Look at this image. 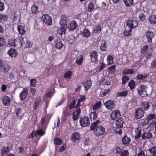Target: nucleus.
<instances>
[{
	"mask_svg": "<svg viewBox=\"0 0 156 156\" xmlns=\"http://www.w3.org/2000/svg\"><path fill=\"white\" fill-rule=\"evenodd\" d=\"M0 69L1 71L4 73L7 72L10 69L9 66L4 64L2 60H0Z\"/></svg>",
	"mask_w": 156,
	"mask_h": 156,
	"instance_id": "nucleus-7",
	"label": "nucleus"
},
{
	"mask_svg": "<svg viewBox=\"0 0 156 156\" xmlns=\"http://www.w3.org/2000/svg\"><path fill=\"white\" fill-rule=\"evenodd\" d=\"M135 82L133 80H131L128 83V86L131 90H133L135 87Z\"/></svg>",
	"mask_w": 156,
	"mask_h": 156,
	"instance_id": "nucleus-43",
	"label": "nucleus"
},
{
	"mask_svg": "<svg viewBox=\"0 0 156 156\" xmlns=\"http://www.w3.org/2000/svg\"><path fill=\"white\" fill-rule=\"evenodd\" d=\"M90 33L89 31V30L85 28L83 31L82 33V34L83 37H88L90 36Z\"/></svg>",
	"mask_w": 156,
	"mask_h": 156,
	"instance_id": "nucleus-41",
	"label": "nucleus"
},
{
	"mask_svg": "<svg viewBox=\"0 0 156 156\" xmlns=\"http://www.w3.org/2000/svg\"><path fill=\"white\" fill-rule=\"evenodd\" d=\"M142 128L138 126L135 130V138L137 139L140 138L141 135Z\"/></svg>",
	"mask_w": 156,
	"mask_h": 156,
	"instance_id": "nucleus-14",
	"label": "nucleus"
},
{
	"mask_svg": "<svg viewBox=\"0 0 156 156\" xmlns=\"http://www.w3.org/2000/svg\"><path fill=\"white\" fill-rule=\"evenodd\" d=\"M69 79H58V81L60 85L61 86L62 85V86H63V87H64V86L65 85H63V84L66 83L68 81V80Z\"/></svg>",
	"mask_w": 156,
	"mask_h": 156,
	"instance_id": "nucleus-36",
	"label": "nucleus"
},
{
	"mask_svg": "<svg viewBox=\"0 0 156 156\" xmlns=\"http://www.w3.org/2000/svg\"><path fill=\"white\" fill-rule=\"evenodd\" d=\"M59 23L61 27H64L66 25V28H67V26L66 24V17L65 15H63L61 16Z\"/></svg>",
	"mask_w": 156,
	"mask_h": 156,
	"instance_id": "nucleus-17",
	"label": "nucleus"
},
{
	"mask_svg": "<svg viewBox=\"0 0 156 156\" xmlns=\"http://www.w3.org/2000/svg\"><path fill=\"white\" fill-rule=\"evenodd\" d=\"M138 22L135 20H128L126 22V26L129 29L128 31L125 30L124 31L123 34L125 36H130L132 34V30L133 28L136 27L138 25Z\"/></svg>",
	"mask_w": 156,
	"mask_h": 156,
	"instance_id": "nucleus-2",
	"label": "nucleus"
},
{
	"mask_svg": "<svg viewBox=\"0 0 156 156\" xmlns=\"http://www.w3.org/2000/svg\"><path fill=\"white\" fill-rule=\"evenodd\" d=\"M8 44L10 45L16 47L18 45V41L16 39H10L9 40Z\"/></svg>",
	"mask_w": 156,
	"mask_h": 156,
	"instance_id": "nucleus-28",
	"label": "nucleus"
},
{
	"mask_svg": "<svg viewBox=\"0 0 156 156\" xmlns=\"http://www.w3.org/2000/svg\"><path fill=\"white\" fill-rule=\"evenodd\" d=\"M80 125L83 127H86L89 126L90 121L89 118L87 116L81 117L80 119Z\"/></svg>",
	"mask_w": 156,
	"mask_h": 156,
	"instance_id": "nucleus-4",
	"label": "nucleus"
},
{
	"mask_svg": "<svg viewBox=\"0 0 156 156\" xmlns=\"http://www.w3.org/2000/svg\"><path fill=\"white\" fill-rule=\"evenodd\" d=\"M147 119L149 121L156 119V115L154 114H151L149 115L147 117Z\"/></svg>",
	"mask_w": 156,
	"mask_h": 156,
	"instance_id": "nucleus-51",
	"label": "nucleus"
},
{
	"mask_svg": "<svg viewBox=\"0 0 156 156\" xmlns=\"http://www.w3.org/2000/svg\"><path fill=\"white\" fill-rule=\"evenodd\" d=\"M150 23L152 24H154L156 23V15H152L151 16L149 19Z\"/></svg>",
	"mask_w": 156,
	"mask_h": 156,
	"instance_id": "nucleus-35",
	"label": "nucleus"
},
{
	"mask_svg": "<svg viewBox=\"0 0 156 156\" xmlns=\"http://www.w3.org/2000/svg\"><path fill=\"white\" fill-rule=\"evenodd\" d=\"M144 111L141 108H139L136 110L135 113V118L137 119H140L144 115Z\"/></svg>",
	"mask_w": 156,
	"mask_h": 156,
	"instance_id": "nucleus-6",
	"label": "nucleus"
},
{
	"mask_svg": "<svg viewBox=\"0 0 156 156\" xmlns=\"http://www.w3.org/2000/svg\"><path fill=\"white\" fill-rule=\"evenodd\" d=\"M128 94V91H122L118 93L117 94V95L119 96L120 97H126Z\"/></svg>",
	"mask_w": 156,
	"mask_h": 156,
	"instance_id": "nucleus-48",
	"label": "nucleus"
},
{
	"mask_svg": "<svg viewBox=\"0 0 156 156\" xmlns=\"http://www.w3.org/2000/svg\"><path fill=\"white\" fill-rule=\"evenodd\" d=\"M66 28V26L65 25V26L62 27L60 29H59L58 32L61 35H62L63 34H65Z\"/></svg>",
	"mask_w": 156,
	"mask_h": 156,
	"instance_id": "nucleus-39",
	"label": "nucleus"
},
{
	"mask_svg": "<svg viewBox=\"0 0 156 156\" xmlns=\"http://www.w3.org/2000/svg\"><path fill=\"white\" fill-rule=\"evenodd\" d=\"M80 112L81 109L79 108H77L76 111L73 112V114L72 118L75 121L78 119Z\"/></svg>",
	"mask_w": 156,
	"mask_h": 156,
	"instance_id": "nucleus-15",
	"label": "nucleus"
},
{
	"mask_svg": "<svg viewBox=\"0 0 156 156\" xmlns=\"http://www.w3.org/2000/svg\"><path fill=\"white\" fill-rule=\"evenodd\" d=\"M10 151L9 147V146H4L1 150V154L2 155H5L7 154Z\"/></svg>",
	"mask_w": 156,
	"mask_h": 156,
	"instance_id": "nucleus-21",
	"label": "nucleus"
},
{
	"mask_svg": "<svg viewBox=\"0 0 156 156\" xmlns=\"http://www.w3.org/2000/svg\"><path fill=\"white\" fill-rule=\"evenodd\" d=\"M139 153L137 154L136 156H148L147 154H145V151L142 150V148H140L138 150Z\"/></svg>",
	"mask_w": 156,
	"mask_h": 156,
	"instance_id": "nucleus-37",
	"label": "nucleus"
},
{
	"mask_svg": "<svg viewBox=\"0 0 156 156\" xmlns=\"http://www.w3.org/2000/svg\"><path fill=\"white\" fill-rule=\"evenodd\" d=\"M73 72L71 71L66 72L64 74L65 78H70L72 75Z\"/></svg>",
	"mask_w": 156,
	"mask_h": 156,
	"instance_id": "nucleus-52",
	"label": "nucleus"
},
{
	"mask_svg": "<svg viewBox=\"0 0 156 156\" xmlns=\"http://www.w3.org/2000/svg\"><path fill=\"white\" fill-rule=\"evenodd\" d=\"M106 108L111 110L113 109L115 107L114 103L113 101L111 100H108L104 104Z\"/></svg>",
	"mask_w": 156,
	"mask_h": 156,
	"instance_id": "nucleus-9",
	"label": "nucleus"
},
{
	"mask_svg": "<svg viewBox=\"0 0 156 156\" xmlns=\"http://www.w3.org/2000/svg\"><path fill=\"white\" fill-rule=\"evenodd\" d=\"M76 101L75 100H73L70 103L69 105V106L68 108L70 109H72L74 108H75V105L76 104Z\"/></svg>",
	"mask_w": 156,
	"mask_h": 156,
	"instance_id": "nucleus-49",
	"label": "nucleus"
},
{
	"mask_svg": "<svg viewBox=\"0 0 156 156\" xmlns=\"http://www.w3.org/2000/svg\"><path fill=\"white\" fill-rule=\"evenodd\" d=\"M41 102V98L40 97H37L34 103V110H36L37 108Z\"/></svg>",
	"mask_w": 156,
	"mask_h": 156,
	"instance_id": "nucleus-25",
	"label": "nucleus"
},
{
	"mask_svg": "<svg viewBox=\"0 0 156 156\" xmlns=\"http://www.w3.org/2000/svg\"><path fill=\"white\" fill-rule=\"evenodd\" d=\"M3 104L6 106L9 105L10 103V100L9 98L6 96H5L2 99Z\"/></svg>",
	"mask_w": 156,
	"mask_h": 156,
	"instance_id": "nucleus-24",
	"label": "nucleus"
},
{
	"mask_svg": "<svg viewBox=\"0 0 156 156\" xmlns=\"http://www.w3.org/2000/svg\"><path fill=\"white\" fill-rule=\"evenodd\" d=\"M134 73V71L133 70L129 69H124L122 72V73L124 75L133 74Z\"/></svg>",
	"mask_w": 156,
	"mask_h": 156,
	"instance_id": "nucleus-38",
	"label": "nucleus"
},
{
	"mask_svg": "<svg viewBox=\"0 0 156 156\" xmlns=\"http://www.w3.org/2000/svg\"><path fill=\"white\" fill-rule=\"evenodd\" d=\"M154 73H150L148 74L145 75L138 74L136 77V78H146L147 77H151L152 75H154Z\"/></svg>",
	"mask_w": 156,
	"mask_h": 156,
	"instance_id": "nucleus-30",
	"label": "nucleus"
},
{
	"mask_svg": "<svg viewBox=\"0 0 156 156\" xmlns=\"http://www.w3.org/2000/svg\"><path fill=\"white\" fill-rule=\"evenodd\" d=\"M142 108L144 109V111H147L150 108V102L148 101H143L141 103Z\"/></svg>",
	"mask_w": 156,
	"mask_h": 156,
	"instance_id": "nucleus-16",
	"label": "nucleus"
},
{
	"mask_svg": "<svg viewBox=\"0 0 156 156\" xmlns=\"http://www.w3.org/2000/svg\"><path fill=\"white\" fill-rule=\"evenodd\" d=\"M149 121L147 118L144 119L141 122L142 125L144 126L147 124L149 122Z\"/></svg>",
	"mask_w": 156,
	"mask_h": 156,
	"instance_id": "nucleus-57",
	"label": "nucleus"
},
{
	"mask_svg": "<svg viewBox=\"0 0 156 156\" xmlns=\"http://www.w3.org/2000/svg\"><path fill=\"white\" fill-rule=\"evenodd\" d=\"M36 133L38 135L42 136L45 134V132L42 129H40L36 131Z\"/></svg>",
	"mask_w": 156,
	"mask_h": 156,
	"instance_id": "nucleus-54",
	"label": "nucleus"
},
{
	"mask_svg": "<svg viewBox=\"0 0 156 156\" xmlns=\"http://www.w3.org/2000/svg\"><path fill=\"white\" fill-rule=\"evenodd\" d=\"M8 53L10 57H15L17 55L18 53L16 49L11 48L8 51Z\"/></svg>",
	"mask_w": 156,
	"mask_h": 156,
	"instance_id": "nucleus-19",
	"label": "nucleus"
},
{
	"mask_svg": "<svg viewBox=\"0 0 156 156\" xmlns=\"http://www.w3.org/2000/svg\"><path fill=\"white\" fill-rule=\"evenodd\" d=\"M120 116V111L116 110L113 111L111 114V118L112 120H115Z\"/></svg>",
	"mask_w": 156,
	"mask_h": 156,
	"instance_id": "nucleus-10",
	"label": "nucleus"
},
{
	"mask_svg": "<svg viewBox=\"0 0 156 156\" xmlns=\"http://www.w3.org/2000/svg\"><path fill=\"white\" fill-rule=\"evenodd\" d=\"M138 16L139 17L141 20L144 21L145 20V16L142 12L139 13Z\"/></svg>",
	"mask_w": 156,
	"mask_h": 156,
	"instance_id": "nucleus-55",
	"label": "nucleus"
},
{
	"mask_svg": "<svg viewBox=\"0 0 156 156\" xmlns=\"http://www.w3.org/2000/svg\"><path fill=\"white\" fill-rule=\"evenodd\" d=\"M42 20L47 25H51L52 24L51 17L48 14H44L42 16Z\"/></svg>",
	"mask_w": 156,
	"mask_h": 156,
	"instance_id": "nucleus-5",
	"label": "nucleus"
},
{
	"mask_svg": "<svg viewBox=\"0 0 156 156\" xmlns=\"http://www.w3.org/2000/svg\"><path fill=\"white\" fill-rule=\"evenodd\" d=\"M100 121L99 119L96 120L90 126V129L94 131L95 134L97 136L103 135L105 132V128L102 125H98Z\"/></svg>",
	"mask_w": 156,
	"mask_h": 156,
	"instance_id": "nucleus-1",
	"label": "nucleus"
},
{
	"mask_svg": "<svg viewBox=\"0 0 156 156\" xmlns=\"http://www.w3.org/2000/svg\"><path fill=\"white\" fill-rule=\"evenodd\" d=\"M110 90V89H108L105 90L104 91H102L101 94L102 97H104L106 96V95L109 92Z\"/></svg>",
	"mask_w": 156,
	"mask_h": 156,
	"instance_id": "nucleus-59",
	"label": "nucleus"
},
{
	"mask_svg": "<svg viewBox=\"0 0 156 156\" xmlns=\"http://www.w3.org/2000/svg\"><path fill=\"white\" fill-rule=\"evenodd\" d=\"M70 111L69 110V108L66 107L65 110L64 112V115L66 116H67L69 114Z\"/></svg>",
	"mask_w": 156,
	"mask_h": 156,
	"instance_id": "nucleus-64",
	"label": "nucleus"
},
{
	"mask_svg": "<svg viewBox=\"0 0 156 156\" xmlns=\"http://www.w3.org/2000/svg\"><path fill=\"white\" fill-rule=\"evenodd\" d=\"M107 62L108 65L112 64L113 62V57L111 55H108L107 57Z\"/></svg>",
	"mask_w": 156,
	"mask_h": 156,
	"instance_id": "nucleus-47",
	"label": "nucleus"
},
{
	"mask_svg": "<svg viewBox=\"0 0 156 156\" xmlns=\"http://www.w3.org/2000/svg\"><path fill=\"white\" fill-rule=\"evenodd\" d=\"M40 122L42 126H43V128L45 129L47 126V125L48 123L47 122V119L45 117H44L41 118Z\"/></svg>",
	"mask_w": 156,
	"mask_h": 156,
	"instance_id": "nucleus-26",
	"label": "nucleus"
},
{
	"mask_svg": "<svg viewBox=\"0 0 156 156\" xmlns=\"http://www.w3.org/2000/svg\"><path fill=\"white\" fill-rule=\"evenodd\" d=\"M145 35L147 38V42L150 43H152V39L154 37V33L151 30H148L146 33Z\"/></svg>",
	"mask_w": 156,
	"mask_h": 156,
	"instance_id": "nucleus-11",
	"label": "nucleus"
},
{
	"mask_svg": "<svg viewBox=\"0 0 156 156\" xmlns=\"http://www.w3.org/2000/svg\"><path fill=\"white\" fill-rule=\"evenodd\" d=\"M5 38L0 37V46H2L5 44Z\"/></svg>",
	"mask_w": 156,
	"mask_h": 156,
	"instance_id": "nucleus-62",
	"label": "nucleus"
},
{
	"mask_svg": "<svg viewBox=\"0 0 156 156\" xmlns=\"http://www.w3.org/2000/svg\"><path fill=\"white\" fill-rule=\"evenodd\" d=\"M77 26L76 22L72 21L68 26V28L70 31H73L76 29Z\"/></svg>",
	"mask_w": 156,
	"mask_h": 156,
	"instance_id": "nucleus-18",
	"label": "nucleus"
},
{
	"mask_svg": "<svg viewBox=\"0 0 156 156\" xmlns=\"http://www.w3.org/2000/svg\"><path fill=\"white\" fill-rule=\"evenodd\" d=\"M146 86L143 84H141L139 86L137 89L138 94L142 97H145L147 94L146 90Z\"/></svg>",
	"mask_w": 156,
	"mask_h": 156,
	"instance_id": "nucleus-3",
	"label": "nucleus"
},
{
	"mask_svg": "<svg viewBox=\"0 0 156 156\" xmlns=\"http://www.w3.org/2000/svg\"><path fill=\"white\" fill-rule=\"evenodd\" d=\"M129 154L128 150L125 149L122 150L120 154L121 156H129Z\"/></svg>",
	"mask_w": 156,
	"mask_h": 156,
	"instance_id": "nucleus-45",
	"label": "nucleus"
},
{
	"mask_svg": "<svg viewBox=\"0 0 156 156\" xmlns=\"http://www.w3.org/2000/svg\"><path fill=\"white\" fill-rule=\"evenodd\" d=\"M79 57L76 60V63L79 65H80L83 62V57L82 55H80Z\"/></svg>",
	"mask_w": 156,
	"mask_h": 156,
	"instance_id": "nucleus-42",
	"label": "nucleus"
},
{
	"mask_svg": "<svg viewBox=\"0 0 156 156\" xmlns=\"http://www.w3.org/2000/svg\"><path fill=\"white\" fill-rule=\"evenodd\" d=\"M84 143L86 145H88L90 143V140L89 138H85L84 139Z\"/></svg>",
	"mask_w": 156,
	"mask_h": 156,
	"instance_id": "nucleus-58",
	"label": "nucleus"
},
{
	"mask_svg": "<svg viewBox=\"0 0 156 156\" xmlns=\"http://www.w3.org/2000/svg\"><path fill=\"white\" fill-rule=\"evenodd\" d=\"M124 121L122 118H119L116 121V125L118 128H120L123 127Z\"/></svg>",
	"mask_w": 156,
	"mask_h": 156,
	"instance_id": "nucleus-27",
	"label": "nucleus"
},
{
	"mask_svg": "<svg viewBox=\"0 0 156 156\" xmlns=\"http://www.w3.org/2000/svg\"><path fill=\"white\" fill-rule=\"evenodd\" d=\"M147 150L150 154H152V156H156V147H154Z\"/></svg>",
	"mask_w": 156,
	"mask_h": 156,
	"instance_id": "nucleus-40",
	"label": "nucleus"
},
{
	"mask_svg": "<svg viewBox=\"0 0 156 156\" xmlns=\"http://www.w3.org/2000/svg\"><path fill=\"white\" fill-rule=\"evenodd\" d=\"M150 67L151 68H156V60L154 59L152 60L151 63Z\"/></svg>",
	"mask_w": 156,
	"mask_h": 156,
	"instance_id": "nucleus-61",
	"label": "nucleus"
},
{
	"mask_svg": "<svg viewBox=\"0 0 156 156\" xmlns=\"http://www.w3.org/2000/svg\"><path fill=\"white\" fill-rule=\"evenodd\" d=\"M152 135L150 132H145L141 136L142 139L147 140L152 138Z\"/></svg>",
	"mask_w": 156,
	"mask_h": 156,
	"instance_id": "nucleus-23",
	"label": "nucleus"
},
{
	"mask_svg": "<svg viewBox=\"0 0 156 156\" xmlns=\"http://www.w3.org/2000/svg\"><path fill=\"white\" fill-rule=\"evenodd\" d=\"M98 53L95 51H93L90 53V56L92 62H98Z\"/></svg>",
	"mask_w": 156,
	"mask_h": 156,
	"instance_id": "nucleus-12",
	"label": "nucleus"
},
{
	"mask_svg": "<svg viewBox=\"0 0 156 156\" xmlns=\"http://www.w3.org/2000/svg\"><path fill=\"white\" fill-rule=\"evenodd\" d=\"M115 149H116V154H120L121 151L122 150L121 149V147L119 146H116L115 147Z\"/></svg>",
	"mask_w": 156,
	"mask_h": 156,
	"instance_id": "nucleus-63",
	"label": "nucleus"
},
{
	"mask_svg": "<svg viewBox=\"0 0 156 156\" xmlns=\"http://www.w3.org/2000/svg\"><path fill=\"white\" fill-rule=\"evenodd\" d=\"M106 41H102L100 48L102 51H105L106 50Z\"/></svg>",
	"mask_w": 156,
	"mask_h": 156,
	"instance_id": "nucleus-44",
	"label": "nucleus"
},
{
	"mask_svg": "<svg viewBox=\"0 0 156 156\" xmlns=\"http://www.w3.org/2000/svg\"><path fill=\"white\" fill-rule=\"evenodd\" d=\"M92 83L90 80H87L83 83V85L85 90L87 91L90 88L91 86Z\"/></svg>",
	"mask_w": 156,
	"mask_h": 156,
	"instance_id": "nucleus-22",
	"label": "nucleus"
},
{
	"mask_svg": "<svg viewBox=\"0 0 156 156\" xmlns=\"http://www.w3.org/2000/svg\"><path fill=\"white\" fill-rule=\"evenodd\" d=\"M102 106V102L101 101L96 102L92 106L93 109L95 111H98L100 109Z\"/></svg>",
	"mask_w": 156,
	"mask_h": 156,
	"instance_id": "nucleus-20",
	"label": "nucleus"
},
{
	"mask_svg": "<svg viewBox=\"0 0 156 156\" xmlns=\"http://www.w3.org/2000/svg\"><path fill=\"white\" fill-rule=\"evenodd\" d=\"M54 144L56 145H60L62 144V140L58 138H55L54 139Z\"/></svg>",
	"mask_w": 156,
	"mask_h": 156,
	"instance_id": "nucleus-34",
	"label": "nucleus"
},
{
	"mask_svg": "<svg viewBox=\"0 0 156 156\" xmlns=\"http://www.w3.org/2000/svg\"><path fill=\"white\" fill-rule=\"evenodd\" d=\"M130 141V138L128 137L127 135H125L122 139V142L124 144H129Z\"/></svg>",
	"mask_w": 156,
	"mask_h": 156,
	"instance_id": "nucleus-29",
	"label": "nucleus"
},
{
	"mask_svg": "<svg viewBox=\"0 0 156 156\" xmlns=\"http://www.w3.org/2000/svg\"><path fill=\"white\" fill-rule=\"evenodd\" d=\"M98 114L96 111H94L93 112H91L90 114V118L91 120H95L97 117Z\"/></svg>",
	"mask_w": 156,
	"mask_h": 156,
	"instance_id": "nucleus-31",
	"label": "nucleus"
},
{
	"mask_svg": "<svg viewBox=\"0 0 156 156\" xmlns=\"http://www.w3.org/2000/svg\"><path fill=\"white\" fill-rule=\"evenodd\" d=\"M38 8V6H37L35 4L33 5L31 7V11L33 13H35Z\"/></svg>",
	"mask_w": 156,
	"mask_h": 156,
	"instance_id": "nucleus-50",
	"label": "nucleus"
},
{
	"mask_svg": "<svg viewBox=\"0 0 156 156\" xmlns=\"http://www.w3.org/2000/svg\"><path fill=\"white\" fill-rule=\"evenodd\" d=\"M63 46L64 44L61 41H60L57 43L55 45V47L57 49L60 50L62 49Z\"/></svg>",
	"mask_w": 156,
	"mask_h": 156,
	"instance_id": "nucleus-46",
	"label": "nucleus"
},
{
	"mask_svg": "<svg viewBox=\"0 0 156 156\" xmlns=\"http://www.w3.org/2000/svg\"><path fill=\"white\" fill-rule=\"evenodd\" d=\"M101 26L98 25L94 29V31L96 33H99L101 30Z\"/></svg>",
	"mask_w": 156,
	"mask_h": 156,
	"instance_id": "nucleus-60",
	"label": "nucleus"
},
{
	"mask_svg": "<svg viewBox=\"0 0 156 156\" xmlns=\"http://www.w3.org/2000/svg\"><path fill=\"white\" fill-rule=\"evenodd\" d=\"M123 2L126 6L130 7L133 5V0H123Z\"/></svg>",
	"mask_w": 156,
	"mask_h": 156,
	"instance_id": "nucleus-33",
	"label": "nucleus"
},
{
	"mask_svg": "<svg viewBox=\"0 0 156 156\" xmlns=\"http://www.w3.org/2000/svg\"><path fill=\"white\" fill-rule=\"evenodd\" d=\"M28 94V90L27 88H23L19 95L20 100L22 101H24L27 98Z\"/></svg>",
	"mask_w": 156,
	"mask_h": 156,
	"instance_id": "nucleus-8",
	"label": "nucleus"
},
{
	"mask_svg": "<svg viewBox=\"0 0 156 156\" xmlns=\"http://www.w3.org/2000/svg\"><path fill=\"white\" fill-rule=\"evenodd\" d=\"M94 7V4L92 2L90 3L88 5V7H87L88 10L89 12L91 11V10H92L93 9Z\"/></svg>",
	"mask_w": 156,
	"mask_h": 156,
	"instance_id": "nucleus-56",
	"label": "nucleus"
},
{
	"mask_svg": "<svg viewBox=\"0 0 156 156\" xmlns=\"http://www.w3.org/2000/svg\"><path fill=\"white\" fill-rule=\"evenodd\" d=\"M37 81L36 79H32L30 80L31 87H35L36 86V83H37Z\"/></svg>",
	"mask_w": 156,
	"mask_h": 156,
	"instance_id": "nucleus-53",
	"label": "nucleus"
},
{
	"mask_svg": "<svg viewBox=\"0 0 156 156\" xmlns=\"http://www.w3.org/2000/svg\"><path fill=\"white\" fill-rule=\"evenodd\" d=\"M17 30L19 33L22 35H23L25 34V31L24 28L21 25H19L18 26Z\"/></svg>",
	"mask_w": 156,
	"mask_h": 156,
	"instance_id": "nucleus-32",
	"label": "nucleus"
},
{
	"mask_svg": "<svg viewBox=\"0 0 156 156\" xmlns=\"http://www.w3.org/2000/svg\"><path fill=\"white\" fill-rule=\"evenodd\" d=\"M80 138V135L78 132L73 133L71 137V140L73 142L79 140Z\"/></svg>",
	"mask_w": 156,
	"mask_h": 156,
	"instance_id": "nucleus-13",
	"label": "nucleus"
}]
</instances>
